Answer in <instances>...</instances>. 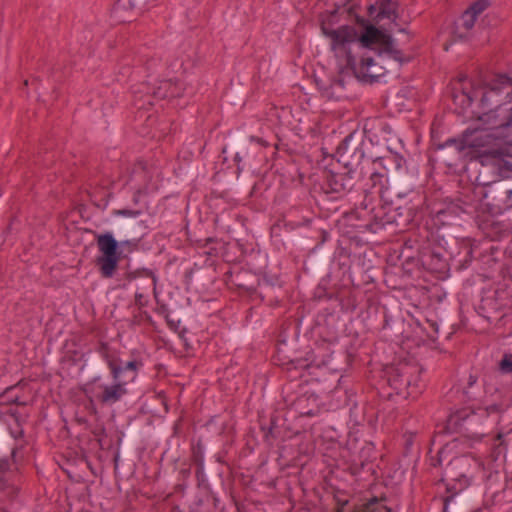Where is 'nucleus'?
<instances>
[{
  "label": "nucleus",
  "instance_id": "f257e3e1",
  "mask_svg": "<svg viewBox=\"0 0 512 512\" xmlns=\"http://www.w3.org/2000/svg\"><path fill=\"white\" fill-rule=\"evenodd\" d=\"M319 23L324 43L341 74L380 81L389 70L404 62L391 35L360 19L353 11H325Z\"/></svg>",
  "mask_w": 512,
  "mask_h": 512
},
{
  "label": "nucleus",
  "instance_id": "f03ea898",
  "mask_svg": "<svg viewBox=\"0 0 512 512\" xmlns=\"http://www.w3.org/2000/svg\"><path fill=\"white\" fill-rule=\"evenodd\" d=\"M476 123L458 140H452L460 157L477 160L484 167L476 178L477 185L485 188L497 180L486 181L483 175L491 169L499 174L512 171V80L506 76L496 78L480 98ZM477 193L487 198L480 189Z\"/></svg>",
  "mask_w": 512,
  "mask_h": 512
},
{
  "label": "nucleus",
  "instance_id": "7ed1b4c3",
  "mask_svg": "<svg viewBox=\"0 0 512 512\" xmlns=\"http://www.w3.org/2000/svg\"><path fill=\"white\" fill-rule=\"evenodd\" d=\"M497 410L498 408L495 405L481 407L477 410L464 408L450 414L448 425L455 431L464 433L466 437L472 440H479L484 435L481 429L484 420Z\"/></svg>",
  "mask_w": 512,
  "mask_h": 512
},
{
  "label": "nucleus",
  "instance_id": "20e7f679",
  "mask_svg": "<svg viewBox=\"0 0 512 512\" xmlns=\"http://www.w3.org/2000/svg\"><path fill=\"white\" fill-rule=\"evenodd\" d=\"M114 383L103 385L102 401L106 403H115L127 393V384L134 382L137 378V365L135 361H129L123 366L110 364Z\"/></svg>",
  "mask_w": 512,
  "mask_h": 512
},
{
  "label": "nucleus",
  "instance_id": "39448f33",
  "mask_svg": "<svg viewBox=\"0 0 512 512\" xmlns=\"http://www.w3.org/2000/svg\"><path fill=\"white\" fill-rule=\"evenodd\" d=\"M97 245L101 253V257L98 259L101 272L105 277H112L120 257L118 246H136V243L132 240H123L118 243L113 234L107 232L97 236Z\"/></svg>",
  "mask_w": 512,
  "mask_h": 512
},
{
  "label": "nucleus",
  "instance_id": "423d86ee",
  "mask_svg": "<svg viewBox=\"0 0 512 512\" xmlns=\"http://www.w3.org/2000/svg\"><path fill=\"white\" fill-rule=\"evenodd\" d=\"M17 391L18 387L13 386L0 393V415H6V422L9 426L10 434L14 439H18L23 436L22 419L13 409H6V406L12 403H27V401L19 400Z\"/></svg>",
  "mask_w": 512,
  "mask_h": 512
},
{
  "label": "nucleus",
  "instance_id": "0eeeda50",
  "mask_svg": "<svg viewBox=\"0 0 512 512\" xmlns=\"http://www.w3.org/2000/svg\"><path fill=\"white\" fill-rule=\"evenodd\" d=\"M341 9H347L349 11H353L360 19L365 20L364 17H361L358 15L357 11L352 6L338 7L336 9H334L333 11L341 10ZM367 13H368L370 19H366V21H368L370 24H372L371 21L380 22L384 19H388L391 23V26H389V31H386V32L390 34V32H393L396 30V23H395V20L397 18L396 3L393 2L392 0H376L374 3H371L368 6Z\"/></svg>",
  "mask_w": 512,
  "mask_h": 512
},
{
  "label": "nucleus",
  "instance_id": "6e6552de",
  "mask_svg": "<svg viewBox=\"0 0 512 512\" xmlns=\"http://www.w3.org/2000/svg\"><path fill=\"white\" fill-rule=\"evenodd\" d=\"M478 467L479 463L476 460L469 456H460L450 461L445 474L448 478L458 481L463 486H467L472 477L470 470Z\"/></svg>",
  "mask_w": 512,
  "mask_h": 512
},
{
  "label": "nucleus",
  "instance_id": "1a4fd4ad",
  "mask_svg": "<svg viewBox=\"0 0 512 512\" xmlns=\"http://www.w3.org/2000/svg\"><path fill=\"white\" fill-rule=\"evenodd\" d=\"M490 6V0H476L461 15L456 22V33L459 38H465L475 25L478 17Z\"/></svg>",
  "mask_w": 512,
  "mask_h": 512
},
{
  "label": "nucleus",
  "instance_id": "9d476101",
  "mask_svg": "<svg viewBox=\"0 0 512 512\" xmlns=\"http://www.w3.org/2000/svg\"><path fill=\"white\" fill-rule=\"evenodd\" d=\"M18 450L13 448L11 452V460L0 459V489L7 487L18 471Z\"/></svg>",
  "mask_w": 512,
  "mask_h": 512
},
{
  "label": "nucleus",
  "instance_id": "9b49d317",
  "mask_svg": "<svg viewBox=\"0 0 512 512\" xmlns=\"http://www.w3.org/2000/svg\"><path fill=\"white\" fill-rule=\"evenodd\" d=\"M479 103L480 101L474 107L471 96L466 92H459L454 95L455 110L458 114L463 115L466 120H476V113L473 111H477Z\"/></svg>",
  "mask_w": 512,
  "mask_h": 512
},
{
  "label": "nucleus",
  "instance_id": "f8f14e48",
  "mask_svg": "<svg viewBox=\"0 0 512 512\" xmlns=\"http://www.w3.org/2000/svg\"><path fill=\"white\" fill-rule=\"evenodd\" d=\"M155 2L156 0H120L119 6L126 8V3H128L131 8L146 9L154 5Z\"/></svg>",
  "mask_w": 512,
  "mask_h": 512
},
{
  "label": "nucleus",
  "instance_id": "ddd939ff",
  "mask_svg": "<svg viewBox=\"0 0 512 512\" xmlns=\"http://www.w3.org/2000/svg\"><path fill=\"white\" fill-rule=\"evenodd\" d=\"M388 150L391 153V160L394 162L396 169H401L405 164V159L401 155L400 151L392 150L390 146H388Z\"/></svg>",
  "mask_w": 512,
  "mask_h": 512
},
{
  "label": "nucleus",
  "instance_id": "4468645a",
  "mask_svg": "<svg viewBox=\"0 0 512 512\" xmlns=\"http://www.w3.org/2000/svg\"><path fill=\"white\" fill-rule=\"evenodd\" d=\"M500 369L504 373H512V354L503 357L500 362Z\"/></svg>",
  "mask_w": 512,
  "mask_h": 512
},
{
  "label": "nucleus",
  "instance_id": "2eb2a0df",
  "mask_svg": "<svg viewBox=\"0 0 512 512\" xmlns=\"http://www.w3.org/2000/svg\"><path fill=\"white\" fill-rule=\"evenodd\" d=\"M141 214L138 210L132 209H120L114 212L115 216L127 217V218H137Z\"/></svg>",
  "mask_w": 512,
  "mask_h": 512
},
{
  "label": "nucleus",
  "instance_id": "dca6fc26",
  "mask_svg": "<svg viewBox=\"0 0 512 512\" xmlns=\"http://www.w3.org/2000/svg\"><path fill=\"white\" fill-rule=\"evenodd\" d=\"M155 93L159 97H173V96H175L174 91H162V87H160Z\"/></svg>",
  "mask_w": 512,
  "mask_h": 512
},
{
  "label": "nucleus",
  "instance_id": "f3484780",
  "mask_svg": "<svg viewBox=\"0 0 512 512\" xmlns=\"http://www.w3.org/2000/svg\"><path fill=\"white\" fill-rule=\"evenodd\" d=\"M162 85H163L164 87H166V86L171 87V86H172V83H171L170 81H164V82L162 83Z\"/></svg>",
  "mask_w": 512,
  "mask_h": 512
},
{
  "label": "nucleus",
  "instance_id": "a211bd4d",
  "mask_svg": "<svg viewBox=\"0 0 512 512\" xmlns=\"http://www.w3.org/2000/svg\"><path fill=\"white\" fill-rule=\"evenodd\" d=\"M352 139V135H349L348 137L345 138V143H348L349 141H351Z\"/></svg>",
  "mask_w": 512,
  "mask_h": 512
},
{
  "label": "nucleus",
  "instance_id": "6ab92c4d",
  "mask_svg": "<svg viewBox=\"0 0 512 512\" xmlns=\"http://www.w3.org/2000/svg\"><path fill=\"white\" fill-rule=\"evenodd\" d=\"M505 193L511 195L512 194V190H506Z\"/></svg>",
  "mask_w": 512,
  "mask_h": 512
}]
</instances>
